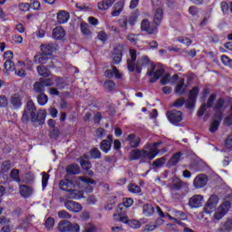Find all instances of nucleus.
<instances>
[{
    "label": "nucleus",
    "instance_id": "61",
    "mask_svg": "<svg viewBox=\"0 0 232 232\" xmlns=\"http://www.w3.org/2000/svg\"><path fill=\"white\" fill-rule=\"evenodd\" d=\"M18 8H19L20 12H28V10H30V4L21 3L18 5Z\"/></svg>",
    "mask_w": 232,
    "mask_h": 232
},
{
    "label": "nucleus",
    "instance_id": "13",
    "mask_svg": "<svg viewBox=\"0 0 232 232\" xmlns=\"http://www.w3.org/2000/svg\"><path fill=\"white\" fill-rule=\"evenodd\" d=\"M217 100V94L213 93L208 97L207 104H203L198 111V116L202 117L206 112L207 108H213V103Z\"/></svg>",
    "mask_w": 232,
    "mask_h": 232
},
{
    "label": "nucleus",
    "instance_id": "57",
    "mask_svg": "<svg viewBox=\"0 0 232 232\" xmlns=\"http://www.w3.org/2000/svg\"><path fill=\"white\" fill-rule=\"evenodd\" d=\"M68 232H81V227L79 224H72L69 223V228Z\"/></svg>",
    "mask_w": 232,
    "mask_h": 232
},
{
    "label": "nucleus",
    "instance_id": "58",
    "mask_svg": "<svg viewBox=\"0 0 232 232\" xmlns=\"http://www.w3.org/2000/svg\"><path fill=\"white\" fill-rule=\"evenodd\" d=\"M55 224V219L53 218H48L45 221L46 229H53Z\"/></svg>",
    "mask_w": 232,
    "mask_h": 232
},
{
    "label": "nucleus",
    "instance_id": "49",
    "mask_svg": "<svg viewBox=\"0 0 232 232\" xmlns=\"http://www.w3.org/2000/svg\"><path fill=\"white\" fill-rule=\"evenodd\" d=\"M81 32L83 35H92V32L90 31V25L86 23L81 24Z\"/></svg>",
    "mask_w": 232,
    "mask_h": 232
},
{
    "label": "nucleus",
    "instance_id": "2",
    "mask_svg": "<svg viewBox=\"0 0 232 232\" xmlns=\"http://www.w3.org/2000/svg\"><path fill=\"white\" fill-rule=\"evenodd\" d=\"M162 144V141H158L147 145V150H134L130 152V160H137L139 159H147L148 160H153L155 157L159 155L160 150L159 146Z\"/></svg>",
    "mask_w": 232,
    "mask_h": 232
},
{
    "label": "nucleus",
    "instance_id": "41",
    "mask_svg": "<svg viewBox=\"0 0 232 232\" xmlns=\"http://www.w3.org/2000/svg\"><path fill=\"white\" fill-rule=\"evenodd\" d=\"M37 72L39 73V75H41L42 77H50V70H48V68H46L44 65H39L37 67Z\"/></svg>",
    "mask_w": 232,
    "mask_h": 232
},
{
    "label": "nucleus",
    "instance_id": "20",
    "mask_svg": "<svg viewBox=\"0 0 232 232\" xmlns=\"http://www.w3.org/2000/svg\"><path fill=\"white\" fill-rule=\"evenodd\" d=\"M141 30L143 32H147L149 34H151L157 32V26L150 24V21H148V19H144L141 22Z\"/></svg>",
    "mask_w": 232,
    "mask_h": 232
},
{
    "label": "nucleus",
    "instance_id": "46",
    "mask_svg": "<svg viewBox=\"0 0 232 232\" xmlns=\"http://www.w3.org/2000/svg\"><path fill=\"white\" fill-rule=\"evenodd\" d=\"M172 215H174V218H177V220H186L188 218V216H186V213L179 210H173Z\"/></svg>",
    "mask_w": 232,
    "mask_h": 232
},
{
    "label": "nucleus",
    "instance_id": "1",
    "mask_svg": "<svg viewBox=\"0 0 232 232\" xmlns=\"http://www.w3.org/2000/svg\"><path fill=\"white\" fill-rule=\"evenodd\" d=\"M147 75L150 77L153 76L150 80V82L153 83L156 81H159L160 79V83L161 84H168L170 82V84H175L179 81V75L174 74L172 77L164 72V67L160 64L157 65H151L150 70L148 71Z\"/></svg>",
    "mask_w": 232,
    "mask_h": 232
},
{
    "label": "nucleus",
    "instance_id": "18",
    "mask_svg": "<svg viewBox=\"0 0 232 232\" xmlns=\"http://www.w3.org/2000/svg\"><path fill=\"white\" fill-rule=\"evenodd\" d=\"M203 200L204 197H202V195H194L192 198H190L188 206H190V208H200Z\"/></svg>",
    "mask_w": 232,
    "mask_h": 232
},
{
    "label": "nucleus",
    "instance_id": "25",
    "mask_svg": "<svg viewBox=\"0 0 232 232\" xmlns=\"http://www.w3.org/2000/svg\"><path fill=\"white\" fill-rule=\"evenodd\" d=\"M70 20V14L66 11H60L57 14V23L59 24H64Z\"/></svg>",
    "mask_w": 232,
    "mask_h": 232
},
{
    "label": "nucleus",
    "instance_id": "5",
    "mask_svg": "<svg viewBox=\"0 0 232 232\" xmlns=\"http://www.w3.org/2000/svg\"><path fill=\"white\" fill-rule=\"evenodd\" d=\"M135 23H137L136 14H132L129 16L128 15L121 16L118 20L119 26L120 28H121V30H128V26H135Z\"/></svg>",
    "mask_w": 232,
    "mask_h": 232
},
{
    "label": "nucleus",
    "instance_id": "30",
    "mask_svg": "<svg viewBox=\"0 0 232 232\" xmlns=\"http://www.w3.org/2000/svg\"><path fill=\"white\" fill-rule=\"evenodd\" d=\"M153 213H155V208L151 204H145L142 207V215L144 217H152Z\"/></svg>",
    "mask_w": 232,
    "mask_h": 232
},
{
    "label": "nucleus",
    "instance_id": "33",
    "mask_svg": "<svg viewBox=\"0 0 232 232\" xmlns=\"http://www.w3.org/2000/svg\"><path fill=\"white\" fill-rule=\"evenodd\" d=\"M66 173L69 175H79V173H81V169L77 164H71L67 166Z\"/></svg>",
    "mask_w": 232,
    "mask_h": 232
},
{
    "label": "nucleus",
    "instance_id": "26",
    "mask_svg": "<svg viewBox=\"0 0 232 232\" xmlns=\"http://www.w3.org/2000/svg\"><path fill=\"white\" fill-rule=\"evenodd\" d=\"M65 35H66V33L64 32V29H63V27L61 26H58L53 30V39L61 41L62 39H64Z\"/></svg>",
    "mask_w": 232,
    "mask_h": 232
},
{
    "label": "nucleus",
    "instance_id": "32",
    "mask_svg": "<svg viewBox=\"0 0 232 232\" xmlns=\"http://www.w3.org/2000/svg\"><path fill=\"white\" fill-rule=\"evenodd\" d=\"M124 9V4L122 2H118L114 5V9L111 12L112 17H119Z\"/></svg>",
    "mask_w": 232,
    "mask_h": 232
},
{
    "label": "nucleus",
    "instance_id": "11",
    "mask_svg": "<svg viewBox=\"0 0 232 232\" xmlns=\"http://www.w3.org/2000/svg\"><path fill=\"white\" fill-rule=\"evenodd\" d=\"M59 186L60 189L63 191H68L69 189H72V188H75V186L79 188V183L75 182V178H73L72 180L65 179L60 181Z\"/></svg>",
    "mask_w": 232,
    "mask_h": 232
},
{
    "label": "nucleus",
    "instance_id": "50",
    "mask_svg": "<svg viewBox=\"0 0 232 232\" xmlns=\"http://www.w3.org/2000/svg\"><path fill=\"white\" fill-rule=\"evenodd\" d=\"M223 231H232V218H228L222 226Z\"/></svg>",
    "mask_w": 232,
    "mask_h": 232
},
{
    "label": "nucleus",
    "instance_id": "56",
    "mask_svg": "<svg viewBox=\"0 0 232 232\" xmlns=\"http://www.w3.org/2000/svg\"><path fill=\"white\" fill-rule=\"evenodd\" d=\"M80 164L82 168V169H90L92 168V163L88 160H80Z\"/></svg>",
    "mask_w": 232,
    "mask_h": 232
},
{
    "label": "nucleus",
    "instance_id": "7",
    "mask_svg": "<svg viewBox=\"0 0 232 232\" xmlns=\"http://www.w3.org/2000/svg\"><path fill=\"white\" fill-rule=\"evenodd\" d=\"M113 218H114V220H117L118 222H122L123 224H128V226H130V227H132L133 229H139V227H140V222H139L135 219L129 220L128 217H126V216H122L121 214H118V215L114 214Z\"/></svg>",
    "mask_w": 232,
    "mask_h": 232
},
{
    "label": "nucleus",
    "instance_id": "64",
    "mask_svg": "<svg viewBox=\"0 0 232 232\" xmlns=\"http://www.w3.org/2000/svg\"><path fill=\"white\" fill-rule=\"evenodd\" d=\"M225 148L227 150H232V135L228 136L225 140Z\"/></svg>",
    "mask_w": 232,
    "mask_h": 232
},
{
    "label": "nucleus",
    "instance_id": "14",
    "mask_svg": "<svg viewBox=\"0 0 232 232\" xmlns=\"http://www.w3.org/2000/svg\"><path fill=\"white\" fill-rule=\"evenodd\" d=\"M197 95H198V87H194L188 94V99L186 103L187 108L191 109L195 106V102H197Z\"/></svg>",
    "mask_w": 232,
    "mask_h": 232
},
{
    "label": "nucleus",
    "instance_id": "8",
    "mask_svg": "<svg viewBox=\"0 0 232 232\" xmlns=\"http://www.w3.org/2000/svg\"><path fill=\"white\" fill-rule=\"evenodd\" d=\"M229 208H231V203L229 201H225L223 204H221L214 214L215 220H220L223 217H225L226 213L229 211Z\"/></svg>",
    "mask_w": 232,
    "mask_h": 232
},
{
    "label": "nucleus",
    "instance_id": "15",
    "mask_svg": "<svg viewBox=\"0 0 232 232\" xmlns=\"http://www.w3.org/2000/svg\"><path fill=\"white\" fill-rule=\"evenodd\" d=\"M10 222H12V219L7 218L6 216L0 217V224L1 226H3V227L1 228L2 232L14 231V225H10Z\"/></svg>",
    "mask_w": 232,
    "mask_h": 232
},
{
    "label": "nucleus",
    "instance_id": "55",
    "mask_svg": "<svg viewBox=\"0 0 232 232\" xmlns=\"http://www.w3.org/2000/svg\"><path fill=\"white\" fill-rule=\"evenodd\" d=\"M2 173H6L12 169V163L10 161H4L1 165Z\"/></svg>",
    "mask_w": 232,
    "mask_h": 232
},
{
    "label": "nucleus",
    "instance_id": "53",
    "mask_svg": "<svg viewBox=\"0 0 232 232\" xmlns=\"http://www.w3.org/2000/svg\"><path fill=\"white\" fill-rule=\"evenodd\" d=\"M42 82L44 83V88H46V86H53V82L57 81V77H53V78H49V79H43L41 78Z\"/></svg>",
    "mask_w": 232,
    "mask_h": 232
},
{
    "label": "nucleus",
    "instance_id": "9",
    "mask_svg": "<svg viewBox=\"0 0 232 232\" xmlns=\"http://www.w3.org/2000/svg\"><path fill=\"white\" fill-rule=\"evenodd\" d=\"M208 180L209 179L208 176H206V174H199L194 179L193 186L196 188V189H200L208 185Z\"/></svg>",
    "mask_w": 232,
    "mask_h": 232
},
{
    "label": "nucleus",
    "instance_id": "16",
    "mask_svg": "<svg viewBox=\"0 0 232 232\" xmlns=\"http://www.w3.org/2000/svg\"><path fill=\"white\" fill-rule=\"evenodd\" d=\"M64 207L69 211H72V213H81V211H82V205L75 201L67 200L64 203Z\"/></svg>",
    "mask_w": 232,
    "mask_h": 232
},
{
    "label": "nucleus",
    "instance_id": "45",
    "mask_svg": "<svg viewBox=\"0 0 232 232\" xmlns=\"http://www.w3.org/2000/svg\"><path fill=\"white\" fill-rule=\"evenodd\" d=\"M36 111L37 110L35 109V104H34V102L28 101L27 102V108H26L25 111H28L30 113L31 118H32L33 115L35 114Z\"/></svg>",
    "mask_w": 232,
    "mask_h": 232
},
{
    "label": "nucleus",
    "instance_id": "12",
    "mask_svg": "<svg viewBox=\"0 0 232 232\" xmlns=\"http://www.w3.org/2000/svg\"><path fill=\"white\" fill-rule=\"evenodd\" d=\"M167 117L171 124H179L182 121V112L180 111H169Z\"/></svg>",
    "mask_w": 232,
    "mask_h": 232
},
{
    "label": "nucleus",
    "instance_id": "44",
    "mask_svg": "<svg viewBox=\"0 0 232 232\" xmlns=\"http://www.w3.org/2000/svg\"><path fill=\"white\" fill-rule=\"evenodd\" d=\"M37 102L40 106H44L48 102V96L44 93H40L37 96Z\"/></svg>",
    "mask_w": 232,
    "mask_h": 232
},
{
    "label": "nucleus",
    "instance_id": "52",
    "mask_svg": "<svg viewBox=\"0 0 232 232\" xmlns=\"http://www.w3.org/2000/svg\"><path fill=\"white\" fill-rule=\"evenodd\" d=\"M221 62L225 66H228L232 69V60L227 55H221Z\"/></svg>",
    "mask_w": 232,
    "mask_h": 232
},
{
    "label": "nucleus",
    "instance_id": "39",
    "mask_svg": "<svg viewBox=\"0 0 232 232\" xmlns=\"http://www.w3.org/2000/svg\"><path fill=\"white\" fill-rule=\"evenodd\" d=\"M102 151L108 153L111 150V142L108 140H103L100 145Z\"/></svg>",
    "mask_w": 232,
    "mask_h": 232
},
{
    "label": "nucleus",
    "instance_id": "28",
    "mask_svg": "<svg viewBox=\"0 0 232 232\" xmlns=\"http://www.w3.org/2000/svg\"><path fill=\"white\" fill-rule=\"evenodd\" d=\"M122 61V50L115 47L112 53V62L114 64H119Z\"/></svg>",
    "mask_w": 232,
    "mask_h": 232
},
{
    "label": "nucleus",
    "instance_id": "6",
    "mask_svg": "<svg viewBox=\"0 0 232 232\" xmlns=\"http://www.w3.org/2000/svg\"><path fill=\"white\" fill-rule=\"evenodd\" d=\"M217 206H218V196L212 195L205 205L203 211L207 215H211V213L217 209Z\"/></svg>",
    "mask_w": 232,
    "mask_h": 232
},
{
    "label": "nucleus",
    "instance_id": "24",
    "mask_svg": "<svg viewBox=\"0 0 232 232\" xmlns=\"http://www.w3.org/2000/svg\"><path fill=\"white\" fill-rule=\"evenodd\" d=\"M67 191V198H72L74 200H80V198H82V191L81 190H75L69 188Z\"/></svg>",
    "mask_w": 232,
    "mask_h": 232
},
{
    "label": "nucleus",
    "instance_id": "54",
    "mask_svg": "<svg viewBox=\"0 0 232 232\" xmlns=\"http://www.w3.org/2000/svg\"><path fill=\"white\" fill-rule=\"evenodd\" d=\"M130 193H140V187L137 184L130 183L128 186Z\"/></svg>",
    "mask_w": 232,
    "mask_h": 232
},
{
    "label": "nucleus",
    "instance_id": "17",
    "mask_svg": "<svg viewBox=\"0 0 232 232\" xmlns=\"http://www.w3.org/2000/svg\"><path fill=\"white\" fill-rule=\"evenodd\" d=\"M105 77L108 79H122V72L117 70V67L112 66L111 69L105 71Z\"/></svg>",
    "mask_w": 232,
    "mask_h": 232
},
{
    "label": "nucleus",
    "instance_id": "48",
    "mask_svg": "<svg viewBox=\"0 0 232 232\" xmlns=\"http://www.w3.org/2000/svg\"><path fill=\"white\" fill-rule=\"evenodd\" d=\"M6 72H14L15 70V64L12 60H6L4 63Z\"/></svg>",
    "mask_w": 232,
    "mask_h": 232
},
{
    "label": "nucleus",
    "instance_id": "23",
    "mask_svg": "<svg viewBox=\"0 0 232 232\" xmlns=\"http://www.w3.org/2000/svg\"><path fill=\"white\" fill-rule=\"evenodd\" d=\"M115 1L116 0H102L98 3L97 7L102 12L110 10V8H111V6H113V4L115 3Z\"/></svg>",
    "mask_w": 232,
    "mask_h": 232
},
{
    "label": "nucleus",
    "instance_id": "51",
    "mask_svg": "<svg viewBox=\"0 0 232 232\" xmlns=\"http://www.w3.org/2000/svg\"><path fill=\"white\" fill-rule=\"evenodd\" d=\"M164 164H166V158H160L158 160H156L155 161H153L152 163V167L153 168H162V166H164Z\"/></svg>",
    "mask_w": 232,
    "mask_h": 232
},
{
    "label": "nucleus",
    "instance_id": "34",
    "mask_svg": "<svg viewBox=\"0 0 232 232\" xmlns=\"http://www.w3.org/2000/svg\"><path fill=\"white\" fill-rule=\"evenodd\" d=\"M10 102L14 106V108H21L23 104L21 102V97L17 93L11 95Z\"/></svg>",
    "mask_w": 232,
    "mask_h": 232
},
{
    "label": "nucleus",
    "instance_id": "63",
    "mask_svg": "<svg viewBox=\"0 0 232 232\" xmlns=\"http://www.w3.org/2000/svg\"><path fill=\"white\" fill-rule=\"evenodd\" d=\"M91 157L92 159H101V150L99 149H92L91 150Z\"/></svg>",
    "mask_w": 232,
    "mask_h": 232
},
{
    "label": "nucleus",
    "instance_id": "43",
    "mask_svg": "<svg viewBox=\"0 0 232 232\" xmlns=\"http://www.w3.org/2000/svg\"><path fill=\"white\" fill-rule=\"evenodd\" d=\"M10 177L13 180L20 184L21 182V177L19 176V169H13L10 173Z\"/></svg>",
    "mask_w": 232,
    "mask_h": 232
},
{
    "label": "nucleus",
    "instance_id": "60",
    "mask_svg": "<svg viewBox=\"0 0 232 232\" xmlns=\"http://www.w3.org/2000/svg\"><path fill=\"white\" fill-rule=\"evenodd\" d=\"M179 43H181V44H185V46H189V44H191V43H193L191 41V39L188 38V37H179L178 38Z\"/></svg>",
    "mask_w": 232,
    "mask_h": 232
},
{
    "label": "nucleus",
    "instance_id": "37",
    "mask_svg": "<svg viewBox=\"0 0 232 232\" xmlns=\"http://www.w3.org/2000/svg\"><path fill=\"white\" fill-rule=\"evenodd\" d=\"M41 52L44 55H52L53 53V45L52 44H42L41 45Z\"/></svg>",
    "mask_w": 232,
    "mask_h": 232
},
{
    "label": "nucleus",
    "instance_id": "21",
    "mask_svg": "<svg viewBox=\"0 0 232 232\" xmlns=\"http://www.w3.org/2000/svg\"><path fill=\"white\" fill-rule=\"evenodd\" d=\"M162 19H164V10H162V7L154 9L153 20L157 26L162 23Z\"/></svg>",
    "mask_w": 232,
    "mask_h": 232
},
{
    "label": "nucleus",
    "instance_id": "22",
    "mask_svg": "<svg viewBox=\"0 0 232 232\" xmlns=\"http://www.w3.org/2000/svg\"><path fill=\"white\" fill-rule=\"evenodd\" d=\"M45 119H46V111H44V110H40L37 115L34 112V114L31 117L32 122H39V124H43Z\"/></svg>",
    "mask_w": 232,
    "mask_h": 232
},
{
    "label": "nucleus",
    "instance_id": "31",
    "mask_svg": "<svg viewBox=\"0 0 232 232\" xmlns=\"http://www.w3.org/2000/svg\"><path fill=\"white\" fill-rule=\"evenodd\" d=\"M34 191L32 190V188L26 186V185H21L20 186V195L24 198H28L32 195Z\"/></svg>",
    "mask_w": 232,
    "mask_h": 232
},
{
    "label": "nucleus",
    "instance_id": "40",
    "mask_svg": "<svg viewBox=\"0 0 232 232\" xmlns=\"http://www.w3.org/2000/svg\"><path fill=\"white\" fill-rule=\"evenodd\" d=\"M70 228V221H60L58 224V231L68 232Z\"/></svg>",
    "mask_w": 232,
    "mask_h": 232
},
{
    "label": "nucleus",
    "instance_id": "62",
    "mask_svg": "<svg viewBox=\"0 0 232 232\" xmlns=\"http://www.w3.org/2000/svg\"><path fill=\"white\" fill-rule=\"evenodd\" d=\"M220 7H221V11L223 12V14H229V8H230V5H227V3L226 2H221L220 4Z\"/></svg>",
    "mask_w": 232,
    "mask_h": 232
},
{
    "label": "nucleus",
    "instance_id": "42",
    "mask_svg": "<svg viewBox=\"0 0 232 232\" xmlns=\"http://www.w3.org/2000/svg\"><path fill=\"white\" fill-rule=\"evenodd\" d=\"M46 61H48V55L44 54V53L34 56V63H41L42 64H45Z\"/></svg>",
    "mask_w": 232,
    "mask_h": 232
},
{
    "label": "nucleus",
    "instance_id": "19",
    "mask_svg": "<svg viewBox=\"0 0 232 232\" xmlns=\"http://www.w3.org/2000/svg\"><path fill=\"white\" fill-rule=\"evenodd\" d=\"M131 206H133V198H123L122 204H120L118 206L116 215H122V209L131 208Z\"/></svg>",
    "mask_w": 232,
    "mask_h": 232
},
{
    "label": "nucleus",
    "instance_id": "35",
    "mask_svg": "<svg viewBox=\"0 0 232 232\" xmlns=\"http://www.w3.org/2000/svg\"><path fill=\"white\" fill-rule=\"evenodd\" d=\"M220 121L222 120H219L218 116L214 115V120L210 123V127H209L210 133H215V131L218 130V126H220Z\"/></svg>",
    "mask_w": 232,
    "mask_h": 232
},
{
    "label": "nucleus",
    "instance_id": "29",
    "mask_svg": "<svg viewBox=\"0 0 232 232\" xmlns=\"http://www.w3.org/2000/svg\"><path fill=\"white\" fill-rule=\"evenodd\" d=\"M127 140L129 141L130 148H138L139 144H140V138L135 136V134H130L127 137Z\"/></svg>",
    "mask_w": 232,
    "mask_h": 232
},
{
    "label": "nucleus",
    "instance_id": "47",
    "mask_svg": "<svg viewBox=\"0 0 232 232\" xmlns=\"http://www.w3.org/2000/svg\"><path fill=\"white\" fill-rule=\"evenodd\" d=\"M103 86L107 92H113L115 90V82L108 80L104 82Z\"/></svg>",
    "mask_w": 232,
    "mask_h": 232
},
{
    "label": "nucleus",
    "instance_id": "10",
    "mask_svg": "<svg viewBox=\"0 0 232 232\" xmlns=\"http://www.w3.org/2000/svg\"><path fill=\"white\" fill-rule=\"evenodd\" d=\"M225 102L223 98H219L213 106V110L216 111L215 115L218 116L219 121H222V115L226 110V107H224Z\"/></svg>",
    "mask_w": 232,
    "mask_h": 232
},
{
    "label": "nucleus",
    "instance_id": "36",
    "mask_svg": "<svg viewBox=\"0 0 232 232\" xmlns=\"http://www.w3.org/2000/svg\"><path fill=\"white\" fill-rule=\"evenodd\" d=\"M180 157H182V152L175 153L169 160L168 162L169 166H177V164L180 162Z\"/></svg>",
    "mask_w": 232,
    "mask_h": 232
},
{
    "label": "nucleus",
    "instance_id": "38",
    "mask_svg": "<svg viewBox=\"0 0 232 232\" xmlns=\"http://www.w3.org/2000/svg\"><path fill=\"white\" fill-rule=\"evenodd\" d=\"M34 90L36 93H44L45 87L41 79L39 82H34Z\"/></svg>",
    "mask_w": 232,
    "mask_h": 232
},
{
    "label": "nucleus",
    "instance_id": "27",
    "mask_svg": "<svg viewBox=\"0 0 232 232\" xmlns=\"http://www.w3.org/2000/svg\"><path fill=\"white\" fill-rule=\"evenodd\" d=\"M185 81L183 78L179 79L175 88V93L177 95H184L186 93L187 86L184 84Z\"/></svg>",
    "mask_w": 232,
    "mask_h": 232
},
{
    "label": "nucleus",
    "instance_id": "59",
    "mask_svg": "<svg viewBox=\"0 0 232 232\" xmlns=\"http://www.w3.org/2000/svg\"><path fill=\"white\" fill-rule=\"evenodd\" d=\"M97 231V227H95L93 226V224L92 223H87L85 226H84V230L83 232H95Z\"/></svg>",
    "mask_w": 232,
    "mask_h": 232
},
{
    "label": "nucleus",
    "instance_id": "4",
    "mask_svg": "<svg viewBox=\"0 0 232 232\" xmlns=\"http://www.w3.org/2000/svg\"><path fill=\"white\" fill-rule=\"evenodd\" d=\"M74 182L78 184L80 189H83L85 193H92L93 191V187L92 184H95V180L86 178V177H75Z\"/></svg>",
    "mask_w": 232,
    "mask_h": 232
},
{
    "label": "nucleus",
    "instance_id": "3",
    "mask_svg": "<svg viewBox=\"0 0 232 232\" xmlns=\"http://www.w3.org/2000/svg\"><path fill=\"white\" fill-rule=\"evenodd\" d=\"M130 59L127 61V68L129 72H135L136 70L137 73H140V72H142V68L150 64V59L146 56L139 59L137 64H135V61H137V51L134 49L130 50Z\"/></svg>",
    "mask_w": 232,
    "mask_h": 232
}]
</instances>
